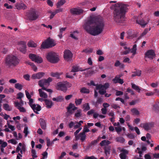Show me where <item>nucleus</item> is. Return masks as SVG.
<instances>
[{
    "instance_id": "nucleus-1",
    "label": "nucleus",
    "mask_w": 159,
    "mask_h": 159,
    "mask_svg": "<svg viewBox=\"0 0 159 159\" xmlns=\"http://www.w3.org/2000/svg\"><path fill=\"white\" fill-rule=\"evenodd\" d=\"M105 26L102 17L100 16L95 17L89 20L84 25V29L89 34L96 36L101 34Z\"/></svg>"
},
{
    "instance_id": "nucleus-2",
    "label": "nucleus",
    "mask_w": 159,
    "mask_h": 159,
    "mask_svg": "<svg viewBox=\"0 0 159 159\" xmlns=\"http://www.w3.org/2000/svg\"><path fill=\"white\" fill-rule=\"evenodd\" d=\"M128 5L122 3L115 4L113 12L114 20L117 23H122L124 20Z\"/></svg>"
},
{
    "instance_id": "nucleus-3",
    "label": "nucleus",
    "mask_w": 159,
    "mask_h": 159,
    "mask_svg": "<svg viewBox=\"0 0 159 159\" xmlns=\"http://www.w3.org/2000/svg\"><path fill=\"white\" fill-rule=\"evenodd\" d=\"M46 58L48 61L52 63H57L59 60V55L52 51L48 52L47 53Z\"/></svg>"
},
{
    "instance_id": "nucleus-4",
    "label": "nucleus",
    "mask_w": 159,
    "mask_h": 159,
    "mask_svg": "<svg viewBox=\"0 0 159 159\" xmlns=\"http://www.w3.org/2000/svg\"><path fill=\"white\" fill-rule=\"evenodd\" d=\"M29 58L33 61L38 63H41L43 61L42 58L35 54L30 53L29 55Z\"/></svg>"
},
{
    "instance_id": "nucleus-5",
    "label": "nucleus",
    "mask_w": 159,
    "mask_h": 159,
    "mask_svg": "<svg viewBox=\"0 0 159 159\" xmlns=\"http://www.w3.org/2000/svg\"><path fill=\"white\" fill-rule=\"evenodd\" d=\"M27 16L28 19L31 21L36 20L39 17L38 15L36 14V11L34 10L30 11Z\"/></svg>"
},
{
    "instance_id": "nucleus-6",
    "label": "nucleus",
    "mask_w": 159,
    "mask_h": 159,
    "mask_svg": "<svg viewBox=\"0 0 159 159\" xmlns=\"http://www.w3.org/2000/svg\"><path fill=\"white\" fill-rule=\"evenodd\" d=\"M52 81V79L50 77H48L47 79H43L39 81L38 84L39 86H48L49 85L50 83Z\"/></svg>"
},
{
    "instance_id": "nucleus-7",
    "label": "nucleus",
    "mask_w": 159,
    "mask_h": 159,
    "mask_svg": "<svg viewBox=\"0 0 159 159\" xmlns=\"http://www.w3.org/2000/svg\"><path fill=\"white\" fill-rule=\"evenodd\" d=\"M56 89L64 92H66L67 90V84L62 82H58L57 84Z\"/></svg>"
},
{
    "instance_id": "nucleus-8",
    "label": "nucleus",
    "mask_w": 159,
    "mask_h": 159,
    "mask_svg": "<svg viewBox=\"0 0 159 159\" xmlns=\"http://www.w3.org/2000/svg\"><path fill=\"white\" fill-rule=\"evenodd\" d=\"M26 43L25 41H21L19 43V49L23 54H25L26 51Z\"/></svg>"
},
{
    "instance_id": "nucleus-9",
    "label": "nucleus",
    "mask_w": 159,
    "mask_h": 159,
    "mask_svg": "<svg viewBox=\"0 0 159 159\" xmlns=\"http://www.w3.org/2000/svg\"><path fill=\"white\" fill-rule=\"evenodd\" d=\"M73 54L69 50H66L64 52V57L67 61H69L72 59Z\"/></svg>"
},
{
    "instance_id": "nucleus-10",
    "label": "nucleus",
    "mask_w": 159,
    "mask_h": 159,
    "mask_svg": "<svg viewBox=\"0 0 159 159\" xmlns=\"http://www.w3.org/2000/svg\"><path fill=\"white\" fill-rule=\"evenodd\" d=\"M156 56V54L154 50L152 49L149 50L147 51L145 54V57H147L150 59H152Z\"/></svg>"
},
{
    "instance_id": "nucleus-11",
    "label": "nucleus",
    "mask_w": 159,
    "mask_h": 159,
    "mask_svg": "<svg viewBox=\"0 0 159 159\" xmlns=\"http://www.w3.org/2000/svg\"><path fill=\"white\" fill-rule=\"evenodd\" d=\"M14 104L15 106L19 110L20 112H26V110L25 109L24 107H22L24 105V102H23V104H22L20 103H19L18 101H16L14 102Z\"/></svg>"
},
{
    "instance_id": "nucleus-12",
    "label": "nucleus",
    "mask_w": 159,
    "mask_h": 159,
    "mask_svg": "<svg viewBox=\"0 0 159 159\" xmlns=\"http://www.w3.org/2000/svg\"><path fill=\"white\" fill-rule=\"evenodd\" d=\"M70 11L71 13L73 15H81L84 12V11L80 8H72Z\"/></svg>"
},
{
    "instance_id": "nucleus-13",
    "label": "nucleus",
    "mask_w": 159,
    "mask_h": 159,
    "mask_svg": "<svg viewBox=\"0 0 159 159\" xmlns=\"http://www.w3.org/2000/svg\"><path fill=\"white\" fill-rule=\"evenodd\" d=\"M20 60L15 56H12L11 57V66H16L19 63Z\"/></svg>"
},
{
    "instance_id": "nucleus-14",
    "label": "nucleus",
    "mask_w": 159,
    "mask_h": 159,
    "mask_svg": "<svg viewBox=\"0 0 159 159\" xmlns=\"http://www.w3.org/2000/svg\"><path fill=\"white\" fill-rule=\"evenodd\" d=\"M77 109V107H75L74 105L72 103H70L67 107V112L70 114H72L73 113V111Z\"/></svg>"
},
{
    "instance_id": "nucleus-15",
    "label": "nucleus",
    "mask_w": 159,
    "mask_h": 159,
    "mask_svg": "<svg viewBox=\"0 0 159 159\" xmlns=\"http://www.w3.org/2000/svg\"><path fill=\"white\" fill-rule=\"evenodd\" d=\"M121 153L119 156L121 159H126L128 157L127 155L128 154V150L125 149H123L120 150Z\"/></svg>"
},
{
    "instance_id": "nucleus-16",
    "label": "nucleus",
    "mask_w": 159,
    "mask_h": 159,
    "mask_svg": "<svg viewBox=\"0 0 159 159\" xmlns=\"http://www.w3.org/2000/svg\"><path fill=\"white\" fill-rule=\"evenodd\" d=\"M89 68H88L87 69H83L82 68H80L77 65L73 66L72 67V69L71 70L72 72H76L79 71H85L89 69Z\"/></svg>"
},
{
    "instance_id": "nucleus-17",
    "label": "nucleus",
    "mask_w": 159,
    "mask_h": 159,
    "mask_svg": "<svg viewBox=\"0 0 159 159\" xmlns=\"http://www.w3.org/2000/svg\"><path fill=\"white\" fill-rule=\"evenodd\" d=\"M152 125L150 123H142L140 124V126L146 130H148L151 129Z\"/></svg>"
},
{
    "instance_id": "nucleus-18",
    "label": "nucleus",
    "mask_w": 159,
    "mask_h": 159,
    "mask_svg": "<svg viewBox=\"0 0 159 159\" xmlns=\"http://www.w3.org/2000/svg\"><path fill=\"white\" fill-rule=\"evenodd\" d=\"M45 73L43 72H39L36 74H33L31 78L33 79H40L42 78L44 75Z\"/></svg>"
},
{
    "instance_id": "nucleus-19",
    "label": "nucleus",
    "mask_w": 159,
    "mask_h": 159,
    "mask_svg": "<svg viewBox=\"0 0 159 159\" xmlns=\"http://www.w3.org/2000/svg\"><path fill=\"white\" fill-rule=\"evenodd\" d=\"M31 108L33 110L34 112L37 114H39L38 111H39L41 110V107L39 104H33L32 105V107H31Z\"/></svg>"
},
{
    "instance_id": "nucleus-20",
    "label": "nucleus",
    "mask_w": 159,
    "mask_h": 159,
    "mask_svg": "<svg viewBox=\"0 0 159 159\" xmlns=\"http://www.w3.org/2000/svg\"><path fill=\"white\" fill-rule=\"evenodd\" d=\"M39 122L41 128L43 129H45L46 128V122L45 120L42 118H40Z\"/></svg>"
},
{
    "instance_id": "nucleus-21",
    "label": "nucleus",
    "mask_w": 159,
    "mask_h": 159,
    "mask_svg": "<svg viewBox=\"0 0 159 159\" xmlns=\"http://www.w3.org/2000/svg\"><path fill=\"white\" fill-rule=\"evenodd\" d=\"M86 134L80 132L79 134L78 140L80 139L82 142H84L86 139Z\"/></svg>"
},
{
    "instance_id": "nucleus-22",
    "label": "nucleus",
    "mask_w": 159,
    "mask_h": 159,
    "mask_svg": "<svg viewBox=\"0 0 159 159\" xmlns=\"http://www.w3.org/2000/svg\"><path fill=\"white\" fill-rule=\"evenodd\" d=\"M16 9L18 10L25 9L26 8V5L23 3H17L16 5Z\"/></svg>"
},
{
    "instance_id": "nucleus-23",
    "label": "nucleus",
    "mask_w": 159,
    "mask_h": 159,
    "mask_svg": "<svg viewBox=\"0 0 159 159\" xmlns=\"http://www.w3.org/2000/svg\"><path fill=\"white\" fill-rule=\"evenodd\" d=\"M112 81L115 84L119 83L122 84L124 83L123 80L119 78L117 76H116L115 78L112 80Z\"/></svg>"
},
{
    "instance_id": "nucleus-24",
    "label": "nucleus",
    "mask_w": 159,
    "mask_h": 159,
    "mask_svg": "<svg viewBox=\"0 0 159 159\" xmlns=\"http://www.w3.org/2000/svg\"><path fill=\"white\" fill-rule=\"evenodd\" d=\"M44 102L48 108H50L53 105V103L51 101L47 99H45Z\"/></svg>"
},
{
    "instance_id": "nucleus-25",
    "label": "nucleus",
    "mask_w": 159,
    "mask_h": 159,
    "mask_svg": "<svg viewBox=\"0 0 159 159\" xmlns=\"http://www.w3.org/2000/svg\"><path fill=\"white\" fill-rule=\"evenodd\" d=\"M17 95L16 98L19 99L20 101L19 103H20L22 104H23V102H24L22 100V98L24 96L23 93L21 92H19L17 94Z\"/></svg>"
},
{
    "instance_id": "nucleus-26",
    "label": "nucleus",
    "mask_w": 159,
    "mask_h": 159,
    "mask_svg": "<svg viewBox=\"0 0 159 159\" xmlns=\"http://www.w3.org/2000/svg\"><path fill=\"white\" fill-rule=\"evenodd\" d=\"M5 65L7 68L10 67V56L9 55L5 59Z\"/></svg>"
},
{
    "instance_id": "nucleus-27",
    "label": "nucleus",
    "mask_w": 159,
    "mask_h": 159,
    "mask_svg": "<svg viewBox=\"0 0 159 159\" xmlns=\"http://www.w3.org/2000/svg\"><path fill=\"white\" fill-rule=\"evenodd\" d=\"M111 143V142L107 140H103L100 143V145L102 146H108V145Z\"/></svg>"
},
{
    "instance_id": "nucleus-28",
    "label": "nucleus",
    "mask_w": 159,
    "mask_h": 159,
    "mask_svg": "<svg viewBox=\"0 0 159 159\" xmlns=\"http://www.w3.org/2000/svg\"><path fill=\"white\" fill-rule=\"evenodd\" d=\"M136 22L139 24L142 27H144L147 24V23L145 22L143 19L140 20H137Z\"/></svg>"
},
{
    "instance_id": "nucleus-29",
    "label": "nucleus",
    "mask_w": 159,
    "mask_h": 159,
    "mask_svg": "<svg viewBox=\"0 0 159 159\" xmlns=\"http://www.w3.org/2000/svg\"><path fill=\"white\" fill-rule=\"evenodd\" d=\"M111 147L110 146H105L104 148V150L105 154L107 156L110 153Z\"/></svg>"
},
{
    "instance_id": "nucleus-30",
    "label": "nucleus",
    "mask_w": 159,
    "mask_h": 159,
    "mask_svg": "<svg viewBox=\"0 0 159 159\" xmlns=\"http://www.w3.org/2000/svg\"><path fill=\"white\" fill-rule=\"evenodd\" d=\"M98 142V141L97 140H94L92 141L90 143L88 144V145L86 148L85 149L86 150H89L92 146L97 143Z\"/></svg>"
},
{
    "instance_id": "nucleus-31",
    "label": "nucleus",
    "mask_w": 159,
    "mask_h": 159,
    "mask_svg": "<svg viewBox=\"0 0 159 159\" xmlns=\"http://www.w3.org/2000/svg\"><path fill=\"white\" fill-rule=\"evenodd\" d=\"M38 91L40 97L45 98H47V95L46 93H44V92H43L42 90V89H39Z\"/></svg>"
},
{
    "instance_id": "nucleus-32",
    "label": "nucleus",
    "mask_w": 159,
    "mask_h": 159,
    "mask_svg": "<svg viewBox=\"0 0 159 159\" xmlns=\"http://www.w3.org/2000/svg\"><path fill=\"white\" fill-rule=\"evenodd\" d=\"M49 48L53 47L55 45L52 39H48L47 40Z\"/></svg>"
},
{
    "instance_id": "nucleus-33",
    "label": "nucleus",
    "mask_w": 159,
    "mask_h": 159,
    "mask_svg": "<svg viewBox=\"0 0 159 159\" xmlns=\"http://www.w3.org/2000/svg\"><path fill=\"white\" fill-rule=\"evenodd\" d=\"M48 48H49V47L47 40L43 42L41 45V48L42 49H45Z\"/></svg>"
},
{
    "instance_id": "nucleus-34",
    "label": "nucleus",
    "mask_w": 159,
    "mask_h": 159,
    "mask_svg": "<svg viewBox=\"0 0 159 159\" xmlns=\"http://www.w3.org/2000/svg\"><path fill=\"white\" fill-rule=\"evenodd\" d=\"M63 100V97L62 96H59L57 98H53L52 100L57 102H61Z\"/></svg>"
},
{
    "instance_id": "nucleus-35",
    "label": "nucleus",
    "mask_w": 159,
    "mask_h": 159,
    "mask_svg": "<svg viewBox=\"0 0 159 159\" xmlns=\"http://www.w3.org/2000/svg\"><path fill=\"white\" fill-rule=\"evenodd\" d=\"M80 92L81 93L88 94L89 93L90 91L89 89L84 87L80 89Z\"/></svg>"
},
{
    "instance_id": "nucleus-36",
    "label": "nucleus",
    "mask_w": 159,
    "mask_h": 159,
    "mask_svg": "<svg viewBox=\"0 0 159 159\" xmlns=\"http://www.w3.org/2000/svg\"><path fill=\"white\" fill-rule=\"evenodd\" d=\"M132 88L138 92V93H140V88L139 87L136 85V84L132 83L131 84Z\"/></svg>"
},
{
    "instance_id": "nucleus-37",
    "label": "nucleus",
    "mask_w": 159,
    "mask_h": 159,
    "mask_svg": "<svg viewBox=\"0 0 159 159\" xmlns=\"http://www.w3.org/2000/svg\"><path fill=\"white\" fill-rule=\"evenodd\" d=\"M27 45L29 47H36L37 45L36 43H34L33 41H29Z\"/></svg>"
},
{
    "instance_id": "nucleus-38",
    "label": "nucleus",
    "mask_w": 159,
    "mask_h": 159,
    "mask_svg": "<svg viewBox=\"0 0 159 159\" xmlns=\"http://www.w3.org/2000/svg\"><path fill=\"white\" fill-rule=\"evenodd\" d=\"M132 76L133 77L136 76H140L141 75V71L139 70H136L135 71L132 72Z\"/></svg>"
},
{
    "instance_id": "nucleus-39",
    "label": "nucleus",
    "mask_w": 159,
    "mask_h": 159,
    "mask_svg": "<svg viewBox=\"0 0 159 159\" xmlns=\"http://www.w3.org/2000/svg\"><path fill=\"white\" fill-rule=\"evenodd\" d=\"M116 141L120 143H123L125 141V139L122 137H118L116 139Z\"/></svg>"
},
{
    "instance_id": "nucleus-40",
    "label": "nucleus",
    "mask_w": 159,
    "mask_h": 159,
    "mask_svg": "<svg viewBox=\"0 0 159 159\" xmlns=\"http://www.w3.org/2000/svg\"><path fill=\"white\" fill-rule=\"evenodd\" d=\"M66 2L65 0H61L59 1L57 5V8H59L61 6L63 5Z\"/></svg>"
},
{
    "instance_id": "nucleus-41",
    "label": "nucleus",
    "mask_w": 159,
    "mask_h": 159,
    "mask_svg": "<svg viewBox=\"0 0 159 159\" xmlns=\"http://www.w3.org/2000/svg\"><path fill=\"white\" fill-rule=\"evenodd\" d=\"M60 74L58 72L53 73L52 72L51 73V75L53 77H56L57 79L59 78V76Z\"/></svg>"
},
{
    "instance_id": "nucleus-42",
    "label": "nucleus",
    "mask_w": 159,
    "mask_h": 159,
    "mask_svg": "<svg viewBox=\"0 0 159 159\" xmlns=\"http://www.w3.org/2000/svg\"><path fill=\"white\" fill-rule=\"evenodd\" d=\"M137 45L136 44H134L131 49V52L133 53V55H134L136 54V51L137 50Z\"/></svg>"
},
{
    "instance_id": "nucleus-43",
    "label": "nucleus",
    "mask_w": 159,
    "mask_h": 159,
    "mask_svg": "<svg viewBox=\"0 0 159 159\" xmlns=\"http://www.w3.org/2000/svg\"><path fill=\"white\" fill-rule=\"evenodd\" d=\"M15 88L17 89L20 90L22 89V85L19 83H16L15 84Z\"/></svg>"
},
{
    "instance_id": "nucleus-44",
    "label": "nucleus",
    "mask_w": 159,
    "mask_h": 159,
    "mask_svg": "<svg viewBox=\"0 0 159 159\" xmlns=\"http://www.w3.org/2000/svg\"><path fill=\"white\" fill-rule=\"evenodd\" d=\"M131 111L134 114L136 115H138L139 114V111L135 108L132 109Z\"/></svg>"
},
{
    "instance_id": "nucleus-45",
    "label": "nucleus",
    "mask_w": 159,
    "mask_h": 159,
    "mask_svg": "<svg viewBox=\"0 0 159 159\" xmlns=\"http://www.w3.org/2000/svg\"><path fill=\"white\" fill-rule=\"evenodd\" d=\"M7 145V143L5 142H3L0 139V148L1 147L5 148Z\"/></svg>"
},
{
    "instance_id": "nucleus-46",
    "label": "nucleus",
    "mask_w": 159,
    "mask_h": 159,
    "mask_svg": "<svg viewBox=\"0 0 159 159\" xmlns=\"http://www.w3.org/2000/svg\"><path fill=\"white\" fill-rule=\"evenodd\" d=\"M83 107L84 108V110L85 111H87L90 109V107L88 103L84 104L83 105Z\"/></svg>"
},
{
    "instance_id": "nucleus-47",
    "label": "nucleus",
    "mask_w": 159,
    "mask_h": 159,
    "mask_svg": "<svg viewBox=\"0 0 159 159\" xmlns=\"http://www.w3.org/2000/svg\"><path fill=\"white\" fill-rule=\"evenodd\" d=\"M32 156L33 157V159H34L35 158H37L38 156L36 155V151L34 149L31 150Z\"/></svg>"
},
{
    "instance_id": "nucleus-48",
    "label": "nucleus",
    "mask_w": 159,
    "mask_h": 159,
    "mask_svg": "<svg viewBox=\"0 0 159 159\" xmlns=\"http://www.w3.org/2000/svg\"><path fill=\"white\" fill-rule=\"evenodd\" d=\"M83 99L82 98H80L79 99H77L76 98L75 99V102L76 105H79L81 104Z\"/></svg>"
},
{
    "instance_id": "nucleus-49",
    "label": "nucleus",
    "mask_w": 159,
    "mask_h": 159,
    "mask_svg": "<svg viewBox=\"0 0 159 159\" xmlns=\"http://www.w3.org/2000/svg\"><path fill=\"white\" fill-rule=\"evenodd\" d=\"M81 110L79 109L77 110V112L75 114V116L76 117H79L81 116Z\"/></svg>"
},
{
    "instance_id": "nucleus-50",
    "label": "nucleus",
    "mask_w": 159,
    "mask_h": 159,
    "mask_svg": "<svg viewBox=\"0 0 159 159\" xmlns=\"http://www.w3.org/2000/svg\"><path fill=\"white\" fill-rule=\"evenodd\" d=\"M90 131V130L88 129L87 126L85 125L83 128V129L82 132L85 134L86 133L89 132Z\"/></svg>"
},
{
    "instance_id": "nucleus-51",
    "label": "nucleus",
    "mask_w": 159,
    "mask_h": 159,
    "mask_svg": "<svg viewBox=\"0 0 159 159\" xmlns=\"http://www.w3.org/2000/svg\"><path fill=\"white\" fill-rule=\"evenodd\" d=\"M93 51V49L90 48L89 49H85L83 50V52H84L86 53H89L92 52Z\"/></svg>"
},
{
    "instance_id": "nucleus-52",
    "label": "nucleus",
    "mask_w": 159,
    "mask_h": 159,
    "mask_svg": "<svg viewBox=\"0 0 159 159\" xmlns=\"http://www.w3.org/2000/svg\"><path fill=\"white\" fill-rule=\"evenodd\" d=\"M80 132L78 130H77L74 133V135L75 136V139L76 140H78L79 134H78Z\"/></svg>"
},
{
    "instance_id": "nucleus-53",
    "label": "nucleus",
    "mask_w": 159,
    "mask_h": 159,
    "mask_svg": "<svg viewBox=\"0 0 159 159\" xmlns=\"http://www.w3.org/2000/svg\"><path fill=\"white\" fill-rule=\"evenodd\" d=\"M3 108L6 110L9 111V105L7 104H3Z\"/></svg>"
},
{
    "instance_id": "nucleus-54",
    "label": "nucleus",
    "mask_w": 159,
    "mask_h": 159,
    "mask_svg": "<svg viewBox=\"0 0 159 159\" xmlns=\"http://www.w3.org/2000/svg\"><path fill=\"white\" fill-rule=\"evenodd\" d=\"M24 133L25 134V136L26 137L28 134V128L27 127H25L24 130Z\"/></svg>"
},
{
    "instance_id": "nucleus-55",
    "label": "nucleus",
    "mask_w": 159,
    "mask_h": 159,
    "mask_svg": "<svg viewBox=\"0 0 159 159\" xmlns=\"http://www.w3.org/2000/svg\"><path fill=\"white\" fill-rule=\"evenodd\" d=\"M130 49L129 48L127 50H126L125 51L123 52L122 53L123 54L126 55L129 53L130 52Z\"/></svg>"
},
{
    "instance_id": "nucleus-56",
    "label": "nucleus",
    "mask_w": 159,
    "mask_h": 159,
    "mask_svg": "<svg viewBox=\"0 0 159 159\" xmlns=\"http://www.w3.org/2000/svg\"><path fill=\"white\" fill-rule=\"evenodd\" d=\"M43 157L41 158V159H45L47 158L48 155V152L46 151L44 152L42 154Z\"/></svg>"
},
{
    "instance_id": "nucleus-57",
    "label": "nucleus",
    "mask_w": 159,
    "mask_h": 159,
    "mask_svg": "<svg viewBox=\"0 0 159 159\" xmlns=\"http://www.w3.org/2000/svg\"><path fill=\"white\" fill-rule=\"evenodd\" d=\"M106 92V90H104L103 89H100L99 91V94L101 95H103L105 94Z\"/></svg>"
},
{
    "instance_id": "nucleus-58",
    "label": "nucleus",
    "mask_w": 159,
    "mask_h": 159,
    "mask_svg": "<svg viewBox=\"0 0 159 159\" xmlns=\"http://www.w3.org/2000/svg\"><path fill=\"white\" fill-rule=\"evenodd\" d=\"M148 32V29H146L142 33L140 37H143Z\"/></svg>"
},
{
    "instance_id": "nucleus-59",
    "label": "nucleus",
    "mask_w": 159,
    "mask_h": 159,
    "mask_svg": "<svg viewBox=\"0 0 159 159\" xmlns=\"http://www.w3.org/2000/svg\"><path fill=\"white\" fill-rule=\"evenodd\" d=\"M111 106L112 107L116 109L118 108H120V107L116 104H112L111 105Z\"/></svg>"
},
{
    "instance_id": "nucleus-60",
    "label": "nucleus",
    "mask_w": 159,
    "mask_h": 159,
    "mask_svg": "<svg viewBox=\"0 0 159 159\" xmlns=\"http://www.w3.org/2000/svg\"><path fill=\"white\" fill-rule=\"evenodd\" d=\"M47 2L48 4L50 6L52 7L53 6V3L51 0H47Z\"/></svg>"
},
{
    "instance_id": "nucleus-61",
    "label": "nucleus",
    "mask_w": 159,
    "mask_h": 159,
    "mask_svg": "<svg viewBox=\"0 0 159 159\" xmlns=\"http://www.w3.org/2000/svg\"><path fill=\"white\" fill-rule=\"evenodd\" d=\"M123 93V92L122 91L116 90V94L117 96H119L122 95Z\"/></svg>"
},
{
    "instance_id": "nucleus-62",
    "label": "nucleus",
    "mask_w": 159,
    "mask_h": 159,
    "mask_svg": "<svg viewBox=\"0 0 159 159\" xmlns=\"http://www.w3.org/2000/svg\"><path fill=\"white\" fill-rule=\"evenodd\" d=\"M75 123H74L73 121H71L70 123L69 124V127L70 128H71L73 127L74 126Z\"/></svg>"
},
{
    "instance_id": "nucleus-63",
    "label": "nucleus",
    "mask_w": 159,
    "mask_h": 159,
    "mask_svg": "<svg viewBox=\"0 0 159 159\" xmlns=\"http://www.w3.org/2000/svg\"><path fill=\"white\" fill-rule=\"evenodd\" d=\"M84 159H97V158L94 156H92L90 157L86 156L85 157Z\"/></svg>"
},
{
    "instance_id": "nucleus-64",
    "label": "nucleus",
    "mask_w": 159,
    "mask_h": 159,
    "mask_svg": "<svg viewBox=\"0 0 159 159\" xmlns=\"http://www.w3.org/2000/svg\"><path fill=\"white\" fill-rule=\"evenodd\" d=\"M145 159H151V157L150 155L148 154H146L144 155Z\"/></svg>"
}]
</instances>
